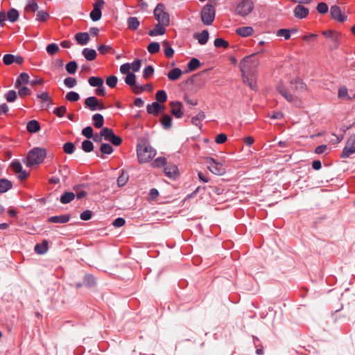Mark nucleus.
Masks as SVG:
<instances>
[{
	"label": "nucleus",
	"mask_w": 355,
	"mask_h": 355,
	"mask_svg": "<svg viewBox=\"0 0 355 355\" xmlns=\"http://www.w3.org/2000/svg\"><path fill=\"white\" fill-rule=\"evenodd\" d=\"M277 89L288 102L295 105H300L302 98L308 92L306 84L298 77L291 80L288 89L282 83L277 85Z\"/></svg>",
	"instance_id": "1"
},
{
	"label": "nucleus",
	"mask_w": 355,
	"mask_h": 355,
	"mask_svg": "<svg viewBox=\"0 0 355 355\" xmlns=\"http://www.w3.org/2000/svg\"><path fill=\"white\" fill-rule=\"evenodd\" d=\"M46 157V151L43 148H34L31 150L26 156L25 164L27 166H32L42 164Z\"/></svg>",
	"instance_id": "2"
},
{
	"label": "nucleus",
	"mask_w": 355,
	"mask_h": 355,
	"mask_svg": "<svg viewBox=\"0 0 355 355\" xmlns=\"http://www.w3.org/2000/svg\"><path fill=\"white\" fill-rule=\"evenodd\" d=\"M259 64V60L255 55L246 56L240 62L242 75L257 74V69Z\"/></svg>",
	"instance_id": "3"
},
{
	"label": "nucleus",
	"mask_w": 355,
	"mask_h": 355,
	"mask_svg": "<svg viewBox=\"0 0 355 355\" xmlns=\"http://www.w3.org/2000/svg\"><path fill=\"white\" fill-rule=\"evenodd\" d=\"M204 161L207 165L208 170L216 175H223L226 173L225 168V161L221 159L220 161H216L211 157H204Z\"/></svg>",
	"instance_id": "4"
},
{
	"label": "nucleus",
	"mask_w": 355,
	"mask_h": 355,
	"mask_svg": "<svg viewBox=\"0 0 355 355\" xmlns=\"http://www.w3.org/2000/svg\"><path fill=\"white\" fill-rule=\"evenodd\" d=\"M137 152L139 162L141 164L150 162L156 155L155 150L146 144L138 145Z\"/></svg>",
	"instance_id": "5"
},
{
	"label": "nucleus",
	"mask_w": 355,
	"mask_h": 355,
	"mask_svg": "<svg viewBox=\"0 0 355 355\" xmlns=\"http://www.w3.org/2000/svg\"><path fill=\"white\" fill-rule=\"evenodd\" d=\"M154 17L156 21L159 23H162L164 25H169L170 17L168 13L166 10V8L164 4L159 3L153 11Z\"/></svg>",
	"instance_id": "6"
},
{
	"label": "nucleus",
	"mask_w": 355,
	"mask_h": 355,
	"mask_svg": "<svg viewBox=\"0 0 355 355\" xmlns=\"http://www.w3.org/2000/svg\"><path fill=\"white\" fill-rule=\"evenodd\" d=\"M254 9L253 2L250 0H242L236 7V14L241 17L248 15Z\"/></svg>",
	"instance_id": "7"
},
{
	"label": "nucleus",
	"mask_w": 355,
	"mask_h": 355,
	"mask_svg": "<svg viewBox=\"0 0 355 355\" xmlns=\"http://www.w3.org/2000/svg\"><path fill=\"white\" fill-rule=\"evenodd\" d=\"M100 136L103 137L105 140L110 141L114 146H119L122 143L121 138L115 135L114 131L108 128H103Z\"/></svg>",
	"instance_id": "8"
},
{
	"label": "nucleus",
	"mask_w": 355,
	"mask_h": 355,
	"mask_svg": "<svg viewBox=\"0 0 355 355\" xmlns=\"http://www.w3.org/2000/svg\"><path fill=\"white\" fill-rule=\"evenodd\" d=\"M215 18V10L213 6L207 4L202 10L201 19L206 25H210Z\"/></svg>",
	"instance_id": "9"
},
{
	"label": "nucleus",
	"mask_w": 355,
	"mask_h": 355,
	"mask_svg": "<svg viewBox=\"0 0 355 355\" xmlns=\"http://www.w3.org/2000/svg\"><path fill=\"white\" fill-rule=\"evenodd\" d=\"M85 105L92 111L96 110H101L105 108L103 103L94 96L87 98L85 100Z\"/></svg>",
	"instance_id": "10"
},
{
	"label": "nucleus",
	"mask_w": 355,
	"mask_h": 355,
	"mask_svg": "<svg viewBox=\"0 0 355 355\" xmlns=\"http://www.w3.org/2000/svg\"><path fill=\"white\" fill-rule=\"evenodd\" d=\"M125 82L131 87L132 91L135 94H139L144 91V87L136 84V76L133 73L127 74Z\"/></svg>",
	"instance_id": "11"
},
{
	"label": "nucleus",
	"mask_w": 355,
	"mask_h": 355,
	"mask_svg": "<svg viewBox=\"0 0 355 355\" xmlns=\"http://www.w3.org/2000/svg\"><path fill=\"white\" fill-rule=\"evenodd\" d=\"M355 153V136H350L346 143V146L342 152V157L346 158Z\"/></svg>",
	"instance_id": "12"
},
{
	"label": "nucleus",
	"mask_w": 355,
	"mask_h": 355,
	"mask_svg": "<svg viewBox=\"0 0 355 355\" xmlns=\"http://www.w3.org/2000/svg\"><path fill=\"white\" fill-rule=\"evenodd\" d=\"M330 15L333 19L338 22H344L347 19V16L342 12L340 7L336 5L331 7Z\"/></svg>",
	"instance_id": "13"
},
{
	"label": "nucleus",
	"mask_w": 355,
	"mask_h": 355,
	"mask_svg": "<svg viewBox=\"0 0 355 355\" xmlns=\"http://www.w3.org/2000/svg\"><path fill=\"white\" fill-rule=\"evenodd\" d=\"M105 4L103 0H98L93 5V10L90 12V17L94 21H98L101 17V9Z\"/></svg>",
	"instance_id": "14"
},
{
	"label": "nucleus",
	"mask_w": 355,
	"mask_h": 355,
	"mask_svg": "<svg viewBox=\"0 0 355 355\" xmlns=\"http://www.w3.org/2000/svg\"><path fill=\"white\" fill-rule=\"evenodd\" d=\"M10 167L15 173L18 174V178L20 180H24L28 178L29 174L23 169V167L19 162L15 161L12 162Z\"/></svg>",
	"instance_id": "15"
},
{
	"label": "nucleus",
	"mask_w": 355,
	"mask_h": 355,
	"mask_svg": "<svg viewBox=\"0 0 355 355\" xmlns=\"http://www.w3.org/2000/svg\"><path fill=\"white\" fill-rule=\"evenodd\" d=\"M242 76L245 84L248 85L254 91L257 90L256 74L242 75Z\"/></svg>",
	"instance_id": "16"
},
{
	"label": "nucleus",
	"mask_w": 355,
	"mask_h": 355,
	"mask_svg": "<svg viewBox=\"0 0 355 355\" xmlns=\"http://www.w3.org/2000/svg\"><path fill=\"white\" fill-rule=\"evenodd\" d=\"M169 105L171 107V113L176 118H181L183 116V112L182 110V104L179 101H171L169 103Z\"/></svg>",
	"instance_id": "17"
},
{
	"label": "nucleus",
	"mask_w": 355,
	"mask_h": 355,
	"mask_svg": "<svg viewBox=\"0 0 355 355\" xmlns=\"http://www.w3.org/2000/svg\"><path fill=\"white\" fill-rule=\"evenodd\" d=\"M164 105H161L157 102H154L152 104H148L146 107L148 113L157 116L159 113L164 110Z\"/></svg>",
	"instance_id": "18"
},
{
	"label": "nucleus",
	"mask_w": 355,
	"mask_h": 355,
	"mask_svg": "<svg viewBox=\"0 0 355 355\" xmlns=\"http://www.w3.org/2000/svg\"><path fill=\"white\" fill-rule=\"evenodd\" d=\"M309 13V10L302 5H297L293 10V14L298 19L306 18Z\"/></svg>",
	"instance_id": "19"
},
{
	"label": "nucleus",
	"mask_w": 355,
	"mask_h": 355,
	"mask_svg": "<svg viewBox=\"0 0 355 355\" xmlns=\"http://www.w3.org/2000/svg\"><path fill=\"white\" fill-rule=\"evenodd\" d=\"M164 173L169 178H175L179 175V170L176 165L170 164L164 168Z\"/></svg>",
	"instance_id": "20"
},
{
	"label": "nucleus",
	"mask_w": 355,
	"mask_h": 355,
	"mask_svg": "<svg viewBox=\"0 0 355 355\" xmlns=\"http://www.w3.org/2000/svg\"><path fill=\"white\" fill-rule=\"evenodd\" d=\"M168 25H164L162 23L157 22L155 28L148 32L150 36L162 35L166 33V27Z\"/></svg>",
	"instance_id": "21"
},
{
	"label": "nucleus",
	"mask_w": 355,
	"mask_h": 355,
	"mask_svg": "<svg viewBox=\"0 0 355 355\" xmlns=\"http://www.w3.org/2000/svg\"><path fill=\"white\" fill-rule=\"evenodd\" d=\"M236 33L243 37H249L253 35L254 31L251 26H243L236 29Z\"/></svg>",
	"instance_id": "22"
},
{
	"label": "nucleus",
	"mask_w": 355,
	"mask_h": 355,
	"mask_svg": "<svg viewBox=\"0 0 355 355\" xmlns=\"http://www.w3.org/2000/svg\"><path fill=\"white\" fill-rule=\"evenodd\" d=\"M322 34L325 37L331 39L332 41L337 44V45L339 44V39L341 35V33L340 32L332 30H327L322 31Z\"/></svg>",
	"instance_id": "23"
},
{
	"label": "nucleus",
	"mask_w": 355,
	"mask_h": 355,
	"mask_svg": "<svg viewBox=\"0 0 355 355\" xmlns=\"http://www.w3.org/2000/svg\"><path fill=\"white\" fill-rule=\"evenodd\" d=\"M28 82H29L28 74L26 73H21L17 78V80L15 83V87L19 88V87L22 86L23 85L28 84Z\"/></svg>",
	"instance_id": "24"
},
{
	"label": "nucleus",
	"mask_w": 355,
	"mask_h": 355,
	"mask_svg": "<svg viewBox=\"0 0 355 355\" xmlns=\"http://www.w3.org/2000/svg\"><path fill=\"white\" fill-rule=\"evenodd\" d=\"M75 39L80 45L86 44L89 40V35L87 33H78L76 34Z\"/></svg>",
	"instance_id": "25"
},
{
	"label": "nucleus",
	"mask_w": 355,
	"mask_h": 355,
	"mask_svg": "<svg viewBox=\"0 0 355 355\" xmlns=\"http://www.w3.org/2000/svg\"><path fill=\"white\" fill-rule=\"evenodd\" d=\"M26 128L29 132L35 133L40 130V125L38 121L32 120L27 123Z\"/></svg>",
	"instance_id": "26"
},
{
	"label": "nucleus",
	"mask_w": 355,
	"mask_h": 355,
	"mask_svg": "<svg viewBox=\"0 0 355 355\" xmlns=\"http://www.w3.org/2000/svg\"><path fill=\"white\" fill-rule=\"evenodd\" d=\"M195 38L198 40L200 44H205L209 40V32L205 30L202 31L200 33L196 34Z\"/></svg>",
	"instance_id": "27"
},
{
	"label": "nucleus",
	"mask_w": 355,
	"mask_h": 355,
	"mask_svg": "<svg viewBox=\"0 0 355 355\" xmlns=\"http://www.w3.org/2000/svg\"><path fill=\"white\" fill-rule=\"evenodd\" d=\"M48 248V242L44 240L42 243H37L35 246V252L38 254H42L47 252Z\"/></svg>",
	"instance_id": "28"
},
{
	"label": "nucleus",
	"mask_w": 355,
	"mask_h": 355,
	"mask_svg": "<svg viewBox=\"0 0 355 355\" xmlns=\"http://www.w3.org/2000/svg\"><path fill=\"white\" fill-rule=\"evenodd\" d=\"M83 55L85 58L86 60L89 61H92L96 58V52L94 49H84L83 50Z\"/></svg>",
	"instance_id": "29"
},
{
	"label": "nucleus",
	"mask_w": 355,
	"mask_h": 355,
	"mask_svg": "<svg viewBox=\"0 0 355 355\" xmlns=\"http://www.w3.org/2000/svg\"><path fill=\"white\" fill-rule=\"evenodd\" d=\"M182 72L179 68H174L168 73V78L171 80H176L182 76Z\"/></svg>",
	"instance_id": "30"
},
{
	"label": "nucleus",
	"mask_w": 355,
	"mask_h": 355,
	"mask_svg": "<svg viewBox=\"0 0 355 355\" xmlns=\"http://www.w3.org/2000/svg\"><path fill=\"white\" fill-rule=\"evenodd\" d=\"M38 9L37 3L35 0H30L28 1L24 8L25 12H34Z\"/></svg>",
	"instance_id": "31"
},
{
	"label": "nucleus",
	"mask_w": 355,
	"mask_h": 355,
	"mask_svg": "<svg viewBox=\"0 0 355 355\" xmlns=\"http://www.w3.org/2000/svg\"><path fill=\"white\" fill-rule=\"evenodd\" d=\"M69 220V216L67 215H61L57 216H53L49 218V221L51 223H64L68 222Z\"/></svg>",
	"instance_id": "32"
},
{
	"label": "nucleus",
	"mask_w": 355,
	"mask_h": 355,
	"mask_svg": "<svg viewBox=\"0 0 355 355\" xmlns=\"http://www.w3.org/2000/svg\"><path fill=\"white\" fill-rule=\"evenodd\" d=\"M92 120L94 121V125L95 128H100L103 127L104 119L101 114H95L92 116Z\"/></svg>",
	"instance_id": "33"
},
{
	"label": "nucleus",
	"mask_w": 355,
	"mask_h": 355,
	"mask_svg": "<svg viewBox=\"0 0 355 355\" xmlns=\"http://www.w3.org/2000/svg\"><path fill=\"white\" fill-rule=\"evenodd\" d=\"M12 187V182L6 179L0 180V193H5Z\"/></svg>",
	"instance_id": "34"
},
{
	"label": "nucleus",
	"mask_w": 355,
	"mask_h": 355,
	"mask_svg": "<svg viewBox=\"0 0 355 355\" xmlns=\"http://www.w3.org/2000/svg\"><path fill=\"white\" fill-rule=\"evenodd\" d=\"M139 21L137 17H131L128 19V26L130 29L135 31L139 26Z\"/></svg>",
	"instance_id": "35"
},
{
	"label": "nucleus",
	"mask_w": 355,
	"mask_h": 355,
	"mask_svg": "<svg viewBox=\"0 0 355 355\" xmlns=\"http://www.w3.org/2000/svg\"><path fill=\"white\" fill-rule=\"evenodd\" d=\"M103 79L100 77L92 76L89 78L88 83L92 87H98L103 85Z\"/></svg>",
	"instance_id": "36"
},
{
	"label": "nucleus",
	"mask_w": 355,
	"mask_h": 355,
	"mask_svg": "<svg viewBox=\"0 0 355 355\" xmlns=\"http://www.w3.org/2000/svg\"><path fill=\"white\" fill-rule=\"evenodd\" d=\"M160 122L165 129H168L172 125V118L167 114H164L162 116Z\"/></svg>",
	"instance_id": "37"
},
{
	"label": "nucleus",
	"mask_w": 355,
	"mask_h": 355,
	"mask_svg": "<svg viewBox=\"0 0 355 355\" xmlns=\"http://www.w3.org/2000/svg\"><path fill=\"white\" fill-rule=\"evenodd\" d=\"M7 17L10 21L15 22L19 18V12L15 8H11L8 11Z\"/></svg>",
	"instance_id": "38"
},
{
	"label": "nucleus",
	"mask_w": 355,
	"mask_h": 355,
	"mask_svg": "<svg viewBox=\"0 0 355 355\" xmlns=\"http://www.w3.org/2000/svg\"><path fill=\"white\" fill-rule=\"evenodd\" d=\"M75 198V194L72 192H66L60 198V202L67 204L72 201Z\"/></svg>",
	"instance_id": "39"
},
{
	"label": "nucleus",
	"mask_w": 355,
	"mask_h": 355,
	"mask_svg": "<svg viewBox=\"0 0 355 355\" xmlns=\"http://www.w3.org/2000/svg\"><path fill=\"white\" fill-rule=\"evenodd\" d=\"M162 45L164 48V54L167 58H171L174 54L173 49L171 47L168 41H164Z\"/></svg>",
	"instance_id": "40"
},
{
	"label": "nucleus",
	"mask_w": 355,
	"mask_h": 355,
	"mask_svg": "<svg viewBox=\"0 0 355 355\" xmlns=\"http://www.w3.org/2000/svg\"><path fill=\"white\" fill-rule=\"evenodd\" d=\"M155 98L157 103H164L167 99L166 93L164 90H159L155 94Z\"/></svg>",
	"instance_id": "41"
},
{
	"label": "nucleus",
	"mask_w": 355,
	"mask_h": 355,
	"mask_svg": "<svg viewBox=\"0 0 355 355\" xmlns=\"http://www.w3.org/2000/svg\"><path fill=\"white\" fill-rule=\"evenodd\" d=\"M166 164V158L159 157H157L156 159H155L152 162L151 165L153 167L159 168V167H162V166H165Z\"/></svg>",
	"instance_id": "42"
},
{
	"label": "nucleus",
	"mask_w": 355,
	"mask_h": 355,
	"mask_svg": "<svg viewBox=\"0 0 355 355\" xmlns=\"http://www.w3.org/2000/svg\"><path fill=\"white\" fill-rule=\"evenodd\" d=\"M49 18V13L45 10H40L37 14L36 20L38 21H46Z\"/></svg>",
	"instance_id": "43"
},
{
	"label": "nucleus",
	"mask_w": 355,
	"mask_h": 355,
	"mask_svg": "<svg viewBox=\"0 0 355 355\" xmlns=\"http://www.w3.org/2000/svg\"><path fill=\"white\" fill-rule=\"evenodd\" d=\"M148 51L150 53H156L159 51L160 46L157 42H151L148 46Z\"/></svg>",
	"instance_id": "44"
},
{
	"label": "nucleus",
	"mask_w": 355,
	"mask_h": 355,
	"mask_svg": "<svg viewBox=\"0 0 355 355\" xmlns=\"http://www.w3.org/2000/svg\"><path fill=\"white\" fill-rule=\"evenodd\" d=\"M214 46L217 48L223 47L226 49L229 46V43L223 38H217L214 41Z\"/></svg>",
	"instance_id": "45"
},
{
	"label": "nucleus",
	"mask_w": 355,
	"mask_h": 355,
	"mask_svg": "<svg viewBox=\"0 0 355 355\" xmlns=\"http://www.w3.org/2000/svg\"><path fill=\"white\" fill-rule=\"evenodd\" d=\"M102 154L110 155L113 152V148L108 144H103L100 147Z\"/></svg>",
	"instance_id": "46"
},
{
	"label": "nucleus",
	"mask_w": 355,
	"mask_h": 355,
	"mask_svg": "<svg viewBox=\"0 0 355 355\" xmlns=\"http://www.w3.org/2000/svg\"><path fill=\"white\" fill-rule=\"evenodd\" d=\"M95 283H96V281H95L94 277L90 275H88L85 277L84 282H83V285L88 286V287H91V286H93L95 284Z\"/></svg>",
	"instance_id": "47"
},
{
	"label": "nucleus",
	"mask_w": 355,
	"mask_h": 355,
	"mask_svg": "<svg viewBox=\"0 0 355 355\" xmlns=\"http://www.w3.org/2000/svg\"><path fill=\"white\" fill-rule=\"evenodd\" d=\"M59 46L56 44H50L46 46V51L49 55H54L59 51Z\"/></svg>",
	"instance_id": "48"
},
{
	"label": "nucleus",
	"mask_w": 355,
	"mask_h": 355,
	"mask_svg": "<svg viewBox=\"0 0 355 355\" xmlns=\"http://www.w3.org/2000/svg\"><path fill=\"white\" fill-rule=\"evenodd\" d=\"M77 69V64L75 61H71L66 65V70L69 73L73 74Z\"/></svg>",
	"instance_id": "49"
},
{
	"label": "nucleus",
	"mask_w": 355,
	"mask_h": 355,
	"mask_svg": "<svg viewBox=\"0 0 355 355\" xmlns=\"http://www.w3.org/2000/svg\"><path fill=\"white\" fill-rule=\"evenodd\" d=\"M82 148L84 151L89 153L91 152L94 148V145L91 141L85 140L82 143Z\"/></svg>",
	"instance_id": "50"
},
{
	"label": "nucleus",
	"mask_w": 355,
	"mask_h": 355,
	"mask_svg": "<svg viewBox=\"0 0 355 355\" xmlns=\"http://www.w3.org/2000/svg\"><path fill=\"white\" fill-rule=\"evenodd\" d=\"M80 98V96L78 93L75 92H70L67 94L66 99L71 102H76L78 101Z\"/></svg>",
	"instance_id": "51"
},
{
	"label": "nucleus",
	"mask_w": 355,
	"mask_h": 355,
	"mask_svg": "<svg viewBox=\"0 0 355 355\" xmlns=\"http://www.w3.org/2000/svg\"><path fill=\"white\" fill-rule=\"evenodd\" d=\"M18 89V94L21 97H25L31 95V90L25 86H21Z\"/></svg>",
	"instance_id": "52"
},
{
	"label": "nucleus",
	"mask_w": 355,
	"mask_h": 355,
	"mask_svg": "<svg viewBox=\"0 0 355 355\" xmlns=\"http://www.w3.org/2000/svg\"><path fill=\"white\" fill-rule=\"evenodd\" d=\"M316 9L319 13L325 14L327 12L329 8L326 3L321 2L318 4Z\"/></svg>",
	"instance_id": "53"
},
{
	"label": "nucleus",
	"mask_w": 355,
	"mask_h": 355,
	"mask_svg": "<svg viewBox=\"0 0 355 355\" xmlns=\"http://www.w3.org/2000/svg\"><path fill=\"white\" fill-rule=\"evenodd\" d=\"M199 66H200L199 60L196 58H193L189 62V63L188 64V68L189 69L190 71H193V70L196 69L197 68H198Z\"/></svg>",
	"instance_id": "54"
},
{
	"label": "nucleus",
	"mask_w": 355,
	"mask_h": 355,
	"mask_svg": "<svg viewBox=\"0 0 355 355\" xmlns=\"http://www.w3.org/2000/svg\"><path fill=\"white\" fill-rule=\"evenodd\" d=\"M74 148L73 144L71 142H67L63 146L64 152L67 154H71L74 150Z\"/></svg>",
	"instance_id": "55"
},
{
	"label": "nucleus",
	"mask_w": 355,
	"mask_h": 355,
	"mask_svg": "<svg viewBox=\"0 0 355 355\" xmlns=\"http://www.w3.org/2000/svg\"><path fill=\"white\" fill-rule=\"evenodd\" d=\"M117 81H118V79L116 76H109L107 77V80H106V84L110 87H114L117 83Z\"/></svg>",
	"instance_id": "56"
},
{
	"label": "nucleus",
	"mask_w": 355,
	"mask_h": 355,
	"mask_svg": "<svg viewBox=\"0 0 355 355\" xmlns=\"http://www.w3.org/2000/svg\"><path fill=\"white\" fill-rule=\"evenodd\" d=\"M15 55L12 54H6L3 58V63L6 65H10L14 63Z\"/></svg>",
	"instance_id": "57"
},
{
	"label": "nucleus",
	"mask_w": 355,
	"mask_h": 355,
	"mask_svg": "<svg viewBox=\"0 0 355 355\" xmlns=\"http://www.w3.org/2000/svg\"><path fill=\"white\" fill-rule=\"evenodd\" d=\"M277 35L279 37H284L286 40H288L291 37L290 31L288 29H279Z\"/></svg>",
	"instance_id": "58"
},
{
	"label": "nucleus",
	"mask_w": 355,
	"mask_h": 355,
	"mask_svg": "<svg viewBox=\"0 0 355 355\" xmlns=\"http://www.w3.org/2000/svg\"><path fill=\"white\" fill-rule=\"evenodd\" d=\"M130 64V69H132L134 72H137L139 71L141 62L140 60H136Z\"/></svg>",
	"instance_id": "59"
},
{
	"label": "nucleus",
	"mask_w": 355,
	"mask_h": 355,
	"mask_svg": "<svg viewBox=\"0 0 355 355\" xmlns=\"http://www.w3.org/2000/svg\"><path fill=\"white\" fill-rule=\"evenodd\" d=\"M64 83L67 87L71 88L73 87L76 85L77 82L75 78L69 77L64 79Z\"/></svg>",
	"instance_id": "60"
},
{
	"label": "nucleus",
	"mask_w": 355,
	"mask_h": 355,
	"mask_svg": "<svg viewBox=\"0 0 355 355\" xmlns=\"http://www.w3.org/2000/svg\"><path fill=\"white\" fill-rule=\"evenodd\" d=\"M154 73V69L152 66H148L146 67L144 70V77L145 78H148L149 77L152 76Z\"/></svg>",
	"instance_id": "61"
},
{
	"label": "nucleus",
	"mask_w": 355,
	"mask_h": 355,
	"mask_svg": "<svg viewBox=\"0 0 355 355\" xmlns=\"http://www.w3.org/2000/svg\"><path fill=\"white\" fill-rule=\"evenodd\" d=\"M6 98L7 101H8V102H13V101H15V99L17 98V93H16V92L14 91V90L9 91L6 94Z\"/></svg>",
	"instance_id": "62"
},
{
	"label": "nucleus",
	"mask_w": 355,
	"mask_h": 355,
	"mask_svg": "<svg viewBox=\"0 0 355 355\" xmlns=\"http://www.w3.org/2000/svg\"><path fill=\"white\" fill-rule=\"evenodd\" d=\"M67 109L64 106H60L54 110L53 113L58 117H62L66 113Z\"/></svg>",
	"instance_id": "63"
},
{
	"label": "nucleus",
	"mask_w": 355,
	"mask_h": 355,
	"mask_svg": "<svg viewBox=\"0 0 355 355\" xmlns=\"http://www.w3.org/2000/svg\"><path fill=\"white\" fill-rule=\"evenodd\" d=\"M82 134L87 138H92L93 137V129L89 126L86 127L83 130Z\"/></svg>",
	"instance_id": "64"
}]
</instances>
